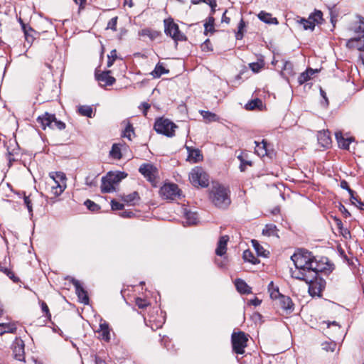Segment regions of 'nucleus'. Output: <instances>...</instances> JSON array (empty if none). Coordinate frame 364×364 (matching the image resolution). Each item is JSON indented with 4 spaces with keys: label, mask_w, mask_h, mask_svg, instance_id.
Segmentation results:
<instances>
[{
    "label": "nucleus",
    "mask_w": 364,
    "mask_h": 364,
    "mask_svg": "<svg viewBox=\"0 0 364 364\" xmlns=\"http://www.w3.org/2000/svg\"><path fill=\"white\" fill-rule=\"evenodd\" d=\"M255 144H256L255 146V153L261 157H264V156H267L268 154V149H267V142L263 139L262 142H257L255 141Z\"/></svg>",
    "instance_id": "obj_22"
},
{
    "label": "nucleus",
    "mask_w": 364,
    "mask_h": 364,
    "mask_svg": "<svg viewBox=\"0 0 364 364\" xmlns=\"http://www.w3.org/2000/svg\"><path fill=\"white\" fill-rule=\"evenodd\" d=\"M322 349L326 351H331L333 352L336 347V343L333 341H325L321 343Z\"/></svg>",
    "instance_id": "obj_43"
},
{
    "label": "nucleus",
    "mask_w": 364,
    "mask_h": 364,
    "mask_svg": "<svg viewBox=\"0 0 364 364\" xmlns=\"http://www.w3.org/2000/svg\"><path fill=\"white\" fill-rule=\"evenodd\" d=\"M154 128L157 133L172 137L175 134L177 126L168 119L159 118L156 120Z\"/></svg>",
    "instance_id": "obj_5"
},
{
    "label": "nucleus",
    "mask_w": 364,
    "mask_h": 364,
    "mask_svg": "<svg viewBox=\"0 0 364 364\" xmlns=\"http://www.w3.org/2000/svg\"><path fill=\"white\" fill-rule=\"evenodd\" d=\"M228 240L229 237L228 235H223L220 237L215 250V254L217 255L222 257L226 253Z\"/></svg>",
    "instance_id": "obj_14"
},
{
    "label": "nucleus",
    "mask_w": 364,
    "mask_h": 364,
    "mask_svg": "<svg viewBox=\"0 0 364 364\" xmlns=\"http://www.w3.org/2000/svg\"><path fill=\"white\" fill-rule=\"evenodd\" d=\"M78 113L85 117H92L93 109L89 105H80L77 108Z\"/></svg>",
    "instance_id": "obj_32"
},
{
    "label": "nucleus",
    "mask_w": 364,
    "mask_h": 364,
    "mask_svg": "<svg viewBox=\"0 0 364 364\" xmlns=\"http://www.w3.org/2000/svg\"><path fill=\"white\" fill-rule=\"evenodd\" d=\"M340 186L341 188L345 189L348 192L351 200H357V197L354 196V191L349 187L346 181L342 180L341 181Z\"/></svg>",
    "instance_id": "obj_41"
},
{
    "label": "nucleus",
    "mask_w": 364,
    "mask_h": 364,
    "mask_svg": "<svg viewBox=\"0 0 364 364\" xmlns=\"http://www.w3.org/2000/svg\"><path fill=\"white\" fill-rule=\"evenodd\" d=\"M135 303H136V305L139 309H144L149 305V303L145 299L139 298V297L136 299Z\"/></svg>",
    "instance_id": "obj_53"
},
{
    "label": "nucleus",
    "mask_w": 364,
    "mask_h": 364,
    "mask_svg": "<svg viewBox=\"0 0 364 364\" xmlns=\"http://www.w3.org/2000/svg\"><path fill=\"white\" fill-rule=\"evenodd\" d=\"M168 73L169 70L166 69L161 63H158L154 70L151 73V75L154 78H159L163 74H167Z\"/></svg>",
    "instance_id": "obj_24"
},
{
    "label": "nucleus",
    "mask_w": 364,
    "mask_h": 364,
    "mask_svg": "<svg viewBox=\"0 0 364 364\" xmlns=\"http://www.w3.org/2000/svg\"><path fill=\"white\" fill-rule=\"evenodd\" d=\"M338 252H339V254L340 255L346 260L348 262V264L350 265L353 264V261L350 260V259L348 258V257L346 256V255L345 254V252L344 250L342 249V248H339L338 249Z\"/></svg>",
    "instance_id": "obj_60"
},
{
    "label": "nucleus",
    "mask_w": 364,
    "mask_h": 364,
    "mask_svg": "<svg viewBox=\"0 0 364 364\" xmlns=\"http://www.w3.org/2000/svg\"><path fill=\"white\" fill-rule=\"evenodd\" d=\"M250 68L254 73H258L260 69L262 68V64L259 63H252L249 64Z\"/></svg>",
    "instance_id": "obj_55"
},
{
    "label": "nucleus",
    "mask_w": 364,
    "mask_h": 364,
    "mask_svg": "<svg viewBox=\"0 0 364 364\" xmlns=\"http://www.w3.org/2000/svg\"><path fill=\"white\" fill-rule=\"evenodd\" d=\"M340 232L345 239L350 238V232L348 228H344L343 229L340 230Z\"/></svg>",
    "instance_id": "obj_62"
},
{
    "label": "nucleus",
    "mask_w": 364,
    "mask_h": 364,
    "mask_svg": "<svg viewBox=\"0 0 364 364\" xmlns=\"http://www.w3.org/2000/svg\"><path fill=\"white\" fill-rule=\"evenodd\" d=\"M16 331V326L15 323H0V335L6 333H14Z\"/></svg>",
    "instance_id": "obj_29"
},
{
    "label": "nucleus",
    "mask_w": 364,
    "mask_h": 364,
    "mask_svg": "<svg viewBox=\"0 0 364 364\" xmlns=\"http://www.w3.org/2000/svg\"><path fill=\"white\" fill-rule=\"evenodd\" d=\"M261 106H262V101L260 99L256 98L247 103L245 109L247 110H253L256 108H259Z\"/></svg>",
    "instance_id": "obj_36"
},
{
    "label": "nucleus",
    "mask_w": 364,
    "mask_h": 364,
    "mask_svg": "<svg viewBox=\"0 0 364 364\" xmlns=\"http://www.w3.org/2000/svg\"><path fill=\"white\" fill-rule=\"evenodd\" d=\"M281 308L286 311L287 313H291L294 311V303L289 296L283 295L279 299Z\"/></svg>",
    "instance_id": "obj_15"
},
{
    "label": "nucleus",
    "mask_w": 364,
    "mask_h": 364,
    "mask_svg": "<svg viewBox=\"0 0 364 364\" xmlns=\"http://www.w3.org/2000/svg\"><path fill=\"white\" fill-rule=\"evenodd\" d=\"M115 191L114 186L107 179L106 176L102 178V193H111Z\"/></svg>",
    "instance_id": "obj_25"
},
{
    "label": "nucleus",
    "mask_w": 364,
    "mask_h": 364,
    "mask_svg": "<svg viewBox=\"0 0 364 364\" xmlns=\"http://www.w3.org/2000/svg\"><path fill=\"white\" fill-rule=\"evenodd\" d=\"M268 289H269V291L270 292V297L273 299H280V296H282L283 294H282L279 291V289L278 287H276V288H274V284H273V282H271L269 284V286H268Z\"/></svg>",
    "instance_id": "obj_35"
},
{
    "label": "nucleus",
    "mask_w": 364,
    "mask_h": 364,
    "mask_svg": "<svg viewBox=\"0 0 364 364\" xmlns=\"http://www.w3.org/2000/svg\"><path fill=\"white\" fill-rule=\"evenodd\" d=\"M85 205L91 211H97L100 209V206L94 203L93 201L87 199L85 201Z\"/></svg>",
    "instance_id": "obj_47"
},
{
    "label": "nucleus",
    "mask_w": 364,
    "mask_h": 364,
    "mask_svg": "<svg viewBox=\"0 0 364 364\" xmlns=\"http://www.w3.org/2000/svg\"><path fill=\"white\" fill-rule=\"evenodd\" d=\"M72 284L75 287V293L77 295L79 301L84 304H89V297L87 291L82 286L80 281L73 278L71 280Z\"/></svg>",
    "instance_id": "obj_10"
},
{
    "label": "nucleus",
    "mask_w": 364,
    "mask_h": 364,
    "mask_svg": "<svg viewBox=\"0 0 364 364\" xmlns=\"http://www.w3.org/2000/svg\"><path fill=\"white\" fill-rule=\"evenodd\" d=\"M164 32L176 42L186 40V36L179 31L178 26L172 19L164 20Z\"/></svg>",
    "instance_id": "obj_6"
},
{
    "label": "nucleus",
    "mask_w": 364,
    "mask_h": 364,
    "mask_svg": "<svg viewBox=\"0 0 364 364\" xmlns=\"http://www.w3.org/2000/svg\"><path fill=\"white\" fill-rule=\"evenodd\" d=\"M110 70L103 71L101 73H95V78L100 82L101 86H110L112 85L116 80L114 77L110 75Z\"/></svg>",
    "instance_id": "obj_11"
},
{
    "label": "nucleus",
    "mask_w": 364,
    "mask_h": 364,
    "mask_svg": "<svg viewBox=\"0 0 364 364\" xmlns=\"http://www.w3.org/2000/svg\"><path fill=\"white\" fill-rule=\"evenodd\" d=\"M346 46L349 48L355 47L358 50H364V43H360L359 38H353L348 41Z\"/></svg>",
    "instance_id": "obj_33"
},
{
    "label": "nucleus",
    "mask_w": 364,
    "mask_h": 364,
    "mask_svg": "<svg viewBox=\"0 0 364 364\" xmlns=\"http://www.w3.org/2000/svg\"><path fill=\"white\" fill-rule=\"evenodd\" d=\"M180 189L175 183L164 185L159 191L160 195L166 199L174 200L180 196Z\"/></svg>",
    "instance_id": "obj_8"
},
{
    "label": "nucleus",
    "mask_w": 364,
    "mask_h": 364,
    "mask_svg": "<svg viewBox=\"0 0 364 364\" xmlns=\"http://www.w3.org/2000/svg\"><path fill=\"white\" fill-rule=\"evenodd\" d=\"M291 259L296 267L294 270L291 269V277L309 284L310 295L320 296L325 289L326 281L319 274L328 270L326 264L317 261L311 252L304 250L295 252Z\"/></svg>",
    "instance_id": "obj_1"
},
{
    "label": "nucleus",
    "mask_w": 364,
    "mask_h": 364,
    "mask_svg": "<svg viewBox=\"0 0 364 364\" xmlns=\"http://www.w3.org/2000/svg\"><path fill=\"white\" fill-rule=\"evenodd\" d=\"M132 134H134V128L132 125L129 122L123 132L122 136L127 138L129 140H131Z\"/></svg>",
    "instance_id": "obj_45"
},
{
    "label": "nucleus",
    "mask_w": 364,
    "mask_h": 364,
    "mask_svg": "<svg viewBox=\"0 0 364 364\" xmlns=\"http://www.w3.org/2000/svg\"><path fill=\"white\" fill-rule=\"evenodd\" d=\"M188 151V160L193 163H197L203 160V155L199 149L186 146Z\"/></svg>",
    "instance_id": "obj_16"
},
{
    "label": "nucleus",
    "mask_w": 364,
    "mask_h": 364,
    "mask_svg": "<svg viewBox=\"0 0 364 364\" xmlns=\"http://www.w3.org/2000/svg\"><path fill=\"white\" fill-rule=\"evenodd\" d=\"M41 310L43 311V313L45 314V316L48 318V319H50L51 318V314L50 313V311H49V309H48V305L46 304V303L45 301H41Z\"/></svg>",
    "instance_id": "obj_52"
},
{
    "label": "nucleus",
    "mask_w": 364,
    "mask_h": 364,
    "mask_svg": "<svg viewBox=\"0 0 364 364\" xmlns=\"http://www.w3.org/2000/svg\"><path fill=\"white\" fill-rule=\"evenodd\" d=\"M252 244L258 256L267 257L269 252H267L257 240H252Z\"/></svg>",
    "instance_id": "obj_31"
},
{
    "label": "nucleus",
    "mask_w": 364,
    "mask_h": 364,
    "mask_svg": "<svg viewBox=\"0 0 364 364\" xmlns=\"http://www.w3.org/2000/svg\"><path fill=\"white\" fill-rule=\"evenodd\" d=\"M140 199L139 195L138 192L134 191L133 193L125 195L122 196V200L124 202L129 203L130 205H134V202L136 200H139Z\"/></svg>",
    "instance_id": "obj_30"
},
{
    "label": "nucleus",
    "mask_w": 364,
    "mask_h": 364,
    "mask_svg": "<svg viewBox=\"0 0 364 364\" xmlns=\"http://www.w3.org/2000/svg\"><path fill=\"white\" fill-rule=\"evenodd\" d=\"M23 200H24V204L26 205V208H27L30 215H33L32 204H31V201L29 197L25 196L24 198H23Z\"/></svg>",
    "instance_id": "obj_54"
},
{
    "label": "nucleus",
    "mask_w": 364,
    "mask_h": 364,
    "mask_svg": "<svg viewBox=\"0 0 364 364\" xmlns=\"http://www.w3.org/2000/svg\"><path fill=\"white\" fill-rule=\"evenodd\" d=\"M360 25L355 29V32L357 33H362V36L364 37V18L359 16Z\"/></svg>",
    "instance_id": "obj_51"
},
{
    "label": "nucleus",
    "mask_w": 364,
    "mask_h": 364,
    "mask_svg": "<svg viewBox=\"0 0 364 364\" xmlns=\"http://www.w3.org/2000/svg\"><path fill=\"white\" fill-rule=\"evenodd\" d=\"M298 22L303 26V28L304 30H311L313 31L315 28V26L311 22V20L310 19V17L307 19L301 18L300 20L298 21Z\"/></svg>",
    "instance_id": "obj_37"
},
{
    "label": "nucleus",
    "mask_w": 364,
    "mask_h": 364,
    "mask_svg": "<svg viewBox=\"0 0 364 364\" xmlns=\"http://www.w3.org/2000/svg\"><path fill=\"white\" fill-rule=\"evenodd\" d=\"M336 139L338 144V146L343 149H348L349 145L353 141V138L345 139L343 136L342 132H337L335 133Z\"/></svg>",
    "instance_id": "obj_17"
},
{
    "label": "nucleus",
    "mask_w": 364,
    "mask_h": 364,
    "mask_svg": "<svg viewBox=\"0 0 364 364\" xmlns=\"http://www.w3.org/2000/svg\"><path fill=\"white\" fill-rule=\"evenodd\" d=\"M107 58H108L107 67L109 68L113 65L114 62L115 61V60L117 58V50L115 49L112 50L110 52V53L108 55Z\"/></svg>",
    "instance_id": "obj_49"
},
{
    "label": "nucleus",
    "mask_w": 364,
    "mask_h": 364,
    "mask_svg": "<svg viewBox=\"0 0 364 364\" xmlns=\"http://www.w3.org/2000/svg\"><path fill=\"white\" fill-rule=\"evenodd\" d=\"M309 17L314 26L316 23H321L323 21V14L319 10H316L314 13L309 15Z\"/></svg>",
    "instance_id": "obj_34"
},
{
    "label": "nucleus",
    "mask_w": 364,
    "mask_h": 364,
    "mask_svg": "<svg viewBox=\"0 0 364 364\" xmlns=\"http://www.w3.org/2000/svg\"><path fill=\"white\" fill-rule=\"evenodd\" d=\"M200 114L203 116V117L208 122H215L219 119V117L215 114L210 112L209 111L202 110L200 112Z\"/></svg>",
    "instance_id": "obj_38"
},
{
    "label": "nucleus",
    "mask_w": 364,
    "mask_h": 364,
    "mask_svg": "<svg viewBox=\"0 0 364 364\" xmlns=\"http://www.w3.org/2000/svg\"><path fill=\"white\" fill-rule=\"evenodd\" d=\"M13 353L14 358L19 360H24V343L21 339H16L12 345Z\"/></svg>",
    "instance_id": "obj_12"
},
{
    "label": "nucleus",
    "mask_w": 364,
    "mask_h": 364,
    "mask_svg": "<svg viewBox=\"0 0 364 364\" xmlns=\"http://www.w3.org/2000/svg\"><path fill=\"white\" fill-rule=\"evenodd\" d=\"M339 210L342 213V214L344 215L345 218H348V217H349L350 215V214L348 212V210L342 204H340V205H339Z\"/></svg>",
    "instance_id": "obj_61"
},
{
    "label": "nucleus",
    "mask_w": 364,
    "mask_h": 364,
    "mask_svg": "<svg viewBox=\"0 0 364 364\" xmlns=\"http://www.w3.org/2000/svg\"><path fill=\"white\" fill-rule=\"evenodd\" d=\"M19 21H20V23H21V26H22V29H23V32H24V34H25V36H26V38H28V31H33V29H32L31 27H27V26H26V24H24V23H23V21H22V20H21V18L19 19Z\"/></svg>",
    "instance_id": "obj_59"
},
{
    "label": "nucleus",
    "mask_w": 364,
    "mask_h": 364,
    "mask_svg": "<svg viewBox=\"0 0 364 364\" xmlns=\"http://www.w3.org/2000/svg\"><path fill=\"white\" fill-rule=\"evenodd\" d=\"M109 154L114 159H120L122 158L121 149L118 144H114L112 145Z\"/></svg>",
    "instance_id": "obj_44"
},
{
    "label": "nucleus",
    "mask_w": 364,
    "mask_h": 364,
    "mask_svg": "<svg viewBox=\"0 0 364 364\" xmlns=\"http://www.w3.org/2000/svg\"><path fill=\"white\" fill-rule=\"evenodd\" d=\"M242 258L245 262H248L252 264L259 263V259H257L250 250H245L242 255Z\"/></svg>",
    "instance_id": "obj_26"
},
{
    "label": "nucleus",
    "mask_w": 364,
    "mask_h": 364,
    "mask_svg": "<svg viewBox=\"0 0 364 364\" xmlns=\"http://www.w3.org/2000/svg\"><path fill=\"white\" fill-rule=\"evenodd\" d=\"M283 75L288 74L289 75H294V73L293 71V65L290 62H286L284 63V68H283Z\"/></svg>",
    "instance_id": "obj_46"
},
{
    "label": "nucleus",
    "mask_w": 364,
    "mask_h": 364,
    "mask_svg": "<svg viewBox=\"0 0 364 364\" xmlns=\"http://www.w3.org/2000/svg\"><path fill=\"white\" fill-rule=\"evenodd\" d=\"M214 23L215 18L213 16H209L208 18V21L204 24L205 27V34L207 35L208 32L213 33L214 32Z\"/></svg>",
    "instance_id": "obj_39"
},
{
    "label": "nucleus",
    "mask_w": 364,
    "mask_h": 364,
    "mask_svg": "<svg viewBox=\"0 0 364 364\" xmlns=\"http://www.w3.org/2000/svg\"><path fill=\"white\" fill-rule=\"evenodd\" d=\"M139 171L154 186H156L157 169L149 164H143L139 168Z\"/></svg>",
    "instance_id": "obj_9"
},
{
    "label": "nucleus",
    "mask_w": 364,
    "mask_h": 364,
    "mask_svg": "<svg viewBox=\"0 0 364 364\" xmlns=\"http://www.w3.org/2000/svg\"><path fill=\"white\" fill-rule=\"evenodd\" d=\"M235 285L236 289L242 294H248L252 292V288L242 279H237Z\"/></svg>",
    "instance_id": "obj_18"
},
{
    "label": "nucleus",
    "mask_w": 364,
    "mask_h": 364,
    "mask_svg": "<svg viewBox=\"0 0 364 364\" xmlns=\"http://www.w3.org/2000/svg\"><path fill=\"white\" fill-rule=\"evenodd\" d=\"M111 206H112V210H122L124 208L123 204H122L114 200H112L111 201Z\"/></svg>",
    "instance_id": "obj_57"
},
{
    "label": "nucleus",
    "mask_w": 364,
    "mask_h": 364,
    "mask_svg": "<svg viewBox=\"0 0 364 364\" xmlns=\"http://www.w3.org/2000/svg\"><path fill=\"white\" fill-rule=\"evenodd\" d=\"M209 197L211 202L220 209L228 208L231 203L229 188L218 182L213 183Z\"/></svg>",
    "instance_id": "obj_2"
},
{
    "label": "nucleus",
    "mask_w": 364,
    "mask_h": 364,
    "mask_svg": "<svg viewBox=\"0 0 364 364\" xmlns=\"http://www.w3.org/2000/svg\"><path fill=\"white\" fill-rule=\"evenodd\" d=\"M97 176L95 175H89L85 178V184L90 187H93L97 186L96 181Z\"/></svg>",
    "instance_id": "obj_48"
},
{
    "label": "nucleus",
    "mask_w": 364,
    "mask_h": 364,
    "mask_svg": "<svg viewBox=\"0 0 364 364\" xmlns=\"http://www.w3.org/2000/svg\"><path fill=\"white\" fill-rule=\"evenodd\" d=\"M278 230L277 226L274 224H267L262 230V234L267 236H276L279 237L277 234Z\"/></svg>",
    "instance_id": "obj_28"
},
{
    "label": "nucleus",
    "mask_w": 364,
    "mask_h": 364,
    "mask_svg": "<svg viewBox=\"0 0 364 364\" xmlns=\"http://www.w3.org/2000/svg\"><path fill=\"white\" fill-rule=\"evenodd\" d=\"M99 336L101 339L107 342L110 340L109 324L106 321L100 323Z\"/></svg>",
    "instance_id": "obj_20"
},
{
    "label": "nucleus",
    "mask_w": 364,
    "mask_h": 364,
    "mask_svg": "<svg viewBox=\"0 0 364 364\" xmlns=\"http://www.w3.org/2000/svg\"><path fill=\"white\" fill-rule=\"evenodd\" d=\"M261 302H262V301L260 299L255 297V299H250V301H248V304L252 305L254 306H257L261 304Z\"/></svg>",
    "instance_id": "obj_63"
},
{
    "label": "nucleus",
    "mask_w": 364,
    "mask_h": 364,
    "mask_svg": "<svg viewBox=\"0 0 364 364\" xmlns=\"http://www.w3.org/2000/svg\"><path fill=\"white\" fill-rule=\"evenodd\" d=\"M245 26V22L242 18L238 24L237 32L235 33L236 39L241 40L243 38Z\"/></svg>",
    "instance_id": "obj_40"
},
{
    "label": "nucleus",
    "mask_w": 364,
    "mask_h": 364,
    "mask_svg": "<svg viewBox=\"0 0 364 364\" xmlns=\"http://www.w3.org/2000/svg\"><path fill=\"white\" fill-rule=\"evenodd\" d=\"M185 223L188 225H195L198 221L197 214L190 210H184Z\"/></svg>",
    "instance_id": "obj_27"
},
{
    "label": "nucleus",
    "mask_w": 364,
    "mask_h": 364,
    "mask_svg": "<svg viewBox=\"0 0 364 364\" xmlns=\"http://www.w3.org/2000/svg\"><path fill=\"white\" fill-rule=\"evenodd\" d=\"M6 276L9 277L14 282L17 283L19 282L18 277H16L14 273L10 269H8V272L6 274Z\"/></svg>",
    "instance_id": "obj_58"
},
{
    "label": "nucleus",
    "mask_w": 364,
    "mask_h": 364,
    "mask_svg": "<svg viewBox=\"0 0 364 364\" xmlns=\"http://www.w3.org/2000/svg\"><path fill=\"white\" fill-rule=\"evenodd\" d=\"M317 139L318 144L328 148L331 144V138L328 130H323L318 132Z\"/></svg>",
    "instance_id": "obj_13"
},
{
    "label": "nucleus",
    "mask_w": 364,
    "mask_h": 364,
    "mask_svg": "<svg viewBox=\"0 0 364 364\" xmlns=\"http://www.w3.org/2000/svg\"><path fill=\"white\" fill-rule=\"evenodd\" d=\"M318 72V70L312 68H307L304 72L301 73L298 77V83L299 85H303L304 82L309 80L311 76Z\"/></svg>",
    "instance_id": "obj_21"
},
{
    "label": "nucleus",
    "mask_w": 364,
    "mask_h": 364,
    "mask_svg": "<svg viewBox=\"0 0 364 364\" xmlns=\"http://www.w3.org/2000/svg\"><path fill=\"white\" fill-rule=\"evenodd\" d=\"M117 20H118V17L117 16L112 18L109 21L106 29H111L113 31H117Z\"/></svg>",
    "instance_id": "obj_50"
},
{
    "label": "nucleus",
    "mask_w": 364,
    "mask_h": 364,
    "mask_svg": "<svg viewBox=\"0 0 364 364\" xmlns=\"http://www.w3.org/2000/svg\"><path fill=\"white\" fill-rule=\"evenodd\" d=\"M139 35L141 36H148L150 39L154 40L158 36V33L150 28H144L139 32Z\"/></svg>",
    "instance_id": "obj_42"
},
{
    "label": "nucleus",
    "mask_w": 364,
    "mask_h": 364,
    "mask_svg": "<svg viewBox=\"0 0 364 364\" xmlns=\"http://www.w3.org/2000/svg\"><path fill=\"white\" fill-rule=\"evenodd\" d=\"M232 350L237 354H243L248 338L244 332H234L231 336Z\"/></svg>",
    "instance_id": "obj_7"
},
{
    "label": "nucleus",
    "mask_w": 364,
    "mask_h": 364,
    "mask_svg": "<svg viewBox=\"0 0 364 364\" xmlns=\"http://www.w3.org/2000/svg\"><path fill=\"white\" fill-rule=\"evenodd\" d=\"M51 178H53V180L55 181V183H56V186L53 187V188L56 189V191L55 192V193L56 195H59V194L62 193L64 191V188H63V186L55 180V178L53 176H51Z\"/></svg>",
    "instance_id": "obj_56"
},
{
    "label": "nucleus",
    "mask_w": 364,
    "mask_h": 364,
    "mask_svg": "<svg viewBox=\"0 0 364 364\" xmlns=\"http://www.w3.org/2000/svg\"><path fill=\"white\" fill-rule=\"evenodd\" d=\"M37 122L40 124L43 129L49 127L51 129L63 130L65 128V124L62 121L58 120L54 114L46 112L38 117Z\"/></svg>",
    "instance_id": "obj_3"
},
{
    "label": "nucleus",
    "mask_w": 364,
    "mask_h": 364,
    "mask_svg": "<svg viewBox=\"0 0 364 364\" xmlns=\"http://www.w3.org/2000/svg\"><path fill=\"white\" fill-rule=\"evenodd\" d=\"M258 18L263 22L269 24H278L277 18L272 17V14L265 11H260L258 14Z\"/></svg>",
    "instance_id": "obj_23"
},
{
    "label": "nucleus",
    "mask_w": 364,
    "mask_h": 364,
    "mask_svg": "<svg viewBox=\"0 0 364 364\" xmlns=\"http://www.w3.org/2000/svg\"><path fill=\"white\" fill-rule=\"evenodd\" d=\"M127 176L124 172H117V173H114L112 172H109L106 177L107 179L112 183L114 186L117 185L123 178H124Z\"/></svg>",
    "instance_id": "obj_19"
},
{
    "label": "nucleus",
    "mask_w": 364,
    "mask_h": 364,
    "mask_svg": "<svg viewBox=\"0 0 364 364\" xmlns=\"http://www.w3.org/2000/svg\"><path fill=\"white\" fill-rule=\"evenodd\" d=\"M189 180L196 187L205 188L209 185V176L202 167L193 168L189 173Z\"/></svg>",
    "instance_id": "obj_4"
},
{
    "label": "nucleus",
    "mask_w": 364,
    "mask_h": 364,
    "mask_svg": "<svg viewBox=\"0 0 364 364\" xmlns=\"http://www.w3.org/2000/svg\"><path fill=\"white\" fill-rule=\"evenodd\" d=\"M207 4H208L211 8V13L214 14L215 11V7L217 6L216 1L210 0Z\"/></svg>",
    "instance_id": "obj_64"
}]
</instances>
